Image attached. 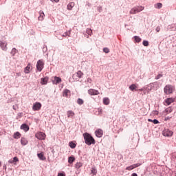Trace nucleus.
Listing matches in <instances>:
<instances>
[{
	"label": "nucleus",
	"mask_w": 176,
	"mask_h": 176,
	"mask_svg": "<svg viewBox=\"0 0 176 176\" xmlns=\"http://www.w3.org/2000/svg\"><path fill=\"white\" fill-rule=\"evenodd\" d=\"M83 137H84L85 142V144H87V145H91V144H96V140L91 136V134L88 133H83Z\"/></svg>",
	"instance_id": "obj_1"
},
{
	"label": "nucleus",
	"mask_w": 176,
	"mask_h": 176,
	"mask_svg": "<svg viewBox=\"0 0 176 176\" xmlns=\"http://www.w3.org/2000/svg\"><path fill=\"white\" fill-rule=\"evenodd\" d=\"M174 91H175V87L172 85H166L164 88V93H165V94H173Z\"/></svg>",
	"instance_id": "obj_2"
},
{
	"label": "nucleus",
	"mask_w": 176,
	"mask_h": 176,
	"mask_svg": "<svg viewBox=\"0 0 176 176\" xmlns=\"http://www.w3.org/2000/svg\"><path fill=\"white\" fill-rule=\"evenodd\" d=\"M142 10H144L143 6H137V7L133 8L130 10L129 13L130 14H135L137 13H140V12H142Z\"/></svg>",
	"instance_id": "obj_3"
},
{
	"label": "nucleus",
	"mask_w": 176,
	"mask_h": 176,
	"mask_svg": "<svg viewBox=\"0 0 176 176\" xmlns=\"http://www.w3.org/2000/svg\"><path fill=\"white\" fill-rule=\"evenodd\" d=\"M44 65H45V63H43V60H39L37 61L36 68L38 72H42V69H43Z\"/></svg>",
	"instance_id": "obj_4"
},
{
	"label": "nucleus",
	"mask_w": 176,
	"mask_h": 176,
	"mask_svg": "<svg viewBox=\"0 0 176 176\" xmlns=\"http://www.w3.org/2000/svg\"><path fill=\"white\" fill-rule=\"evenodd\" d=\"M42 108V104L39 102H36L32 106L33 111H41Z\"/></svg>",
	"instance_id": "obj_5"
},
{
	"label": "nucleus",
	"mask_w": 176,
	"mask_h": 176,
	"mask_svg": "<svg viewBox=\"0 0 176 176\" xmlns=\"http://www.w3.org/2000/svg\"><path fill=\"white\" fill-rule=\"evenodd\" d=\"M35 137L38 138V140H45L46 134L43 132H38L36 133Z\"/></svg>",
	"instance_id": "obj_6"
},
{
	"label": "nucleus",
	"mask_w": 176,
	"mask_h": 176,
	"mask_svg": "<svg viewBox=\"0 0 176 176\" xmlns=\"http://www.w3.org/2000/svg\"><path fill=\"white\" fill-rule=\"evenodd\" d=\"M162 134L164 137H173V131H170L169 129H165L163 131Z\"/></svg>",
	"instance_id": "obj_7"
},
{
	"label": "nucleus",
	"mask_w": 176,
	"mask_h": 176,
	"mask_svg": "<svg viewBox=\"0 0 176 176\" xmlns=\"http://www.w3.org/2000/svg\"><path fill=\"white\" fill-rule=\"evenodd\" d=\"M140 166H141V164L140 163L135 164L126 167V170H127L128 171H131V170H134V168H137V167H140Z\"/></svg>",
	"instance_id": "obj_8"
},
{
	"label": "nucleus",
	"mask_w": 176,
	"mask_h": 176,
	"mask_svg": "<svg viewBox=\"0 0 176 176\" xmlns=\"http://www.w3.org/2000/svg\"><path fill=\"white\" fill-rule=\"evenodd\" d=\"M88 94L89 96H98L100 94V92L98 90L90 89L88 90Z\"/></svg>",
	"instance_id": "obj_9"
},
{
	"label": "nucleus",
	"mask_w": 176,
	"mask_h": 176,
	"mask_svg": "<svg viewBox=\"0 0 176 176\" xmlns=\"http://www.w3.org/2000/svg\"><path fill=\"white\" fill-rule=\"evenodd\" d=\"M0 47L2 50L6 52V50H8V43L0 41Z\"/></svg>",
	"instance_id": "obj_10"
},
{
	"label": "nucleus",
	"mask_w": 176,
	"mask_h": 176,
	"mask_svg": "<svg viewBox=\"0 0 176 176\" xmlns=\"http://www.w3.org/2000/svg\"><path fill=\"white\" fill-rule=\"evenodd\" d=\"M174 101H175V99H174V98H168L166 99L164 102L166 105H171V104H173Z\"/></svg>",
	"instance_id": "obj_11"
},
{
	"label": "nucleus",
	"mask_w": 176,
	"mask_h": 176,
	"mask_svg": "<svg viewBox=\"0 0 176 176\" xmlns=\"http://www.w3.org/2000/svg\"><path fill=\"white\" fill-rule=\"evenodd\" d=\"M95 134L96 137H98V138H101V137H102V134H104V132L102 131V129H99L96 131Z\"/></svg>",
	"instance_id": "obj_12"
},
{
	"label": "nucleus",
	"mask_w": 176,
	"mask_h": 176,
	"mask_svg": "<svg viewBox=\"0 0 176 176\" xmlns=\"http://www.w3.org/2000/svg\"><path fill=\"white\" fill-rule=\"evenodd\" d=\"M61 78L55 76L54 78L53 83L54 85H58V83H61Z\"/></svg>",
	"instance_id": "obj_13"
},
{
	"label": "nucleus",
	"mask_w": 176,
	"mask_h": 176,
	"mask_svg": "<svg viewBox=\"0 0 176 176\" xmlns=\"http://www.w3.org/2000/svg\"><path fill=\"white\" fill-rule=\"evenodd\" d=\"M71 96V91L69 89H65L63 91V97L68 98Z\"/></svg>",
	"instance_id": "obj_14"
},
{
	"label": "nucleus",
	"mask_w": 176,
	"mask_h": 176,
	"mask_svg": "<svg viewBox=\"0 0 176 176\" xmlns=\"http://www.w3.org/2000/svg\"><path fill=\"white\" fill-rule=\"evenodd\" d=\"M47 82H49V77H44L41 79V83L42 85H47Z\"/></svg>",
	"instance_id": "obj_15"
},
{
	"label": "nucleus",
	"mask_w": 176,
	"mask_h": 176,
	"mask_svg": "<svg viewBox=\"0 0 176 176\" xmlns=\"http://www.w3.org/2000/svg\"><path fill=\"white\" fill-rule=\"evenodd\" d=\"M38 13H39L38 20L40 21H43V19L45 17V13L42 10L39 11Z\"/></svg>",
	"instance_id": "obj_16"
},
{
	"label": "nucleus",
	"mask_w": 176,
	"mask_h": 176,
	"mask_svg": "<svg viewBox=\"0 0 176 176\" xmlns=\"http://www.w3.org/2000/svg\"><path fill=\"white\" fill-rule=\"evenodd\" d=\"M31 69V64H28L27 67L24 69L25 74H30Z\"/></svg>",
	"instance_id": "obj_17"
},
{
	"label": "nucleus",
	"mask_w": 176,
	"mask_h": 176,
	"mask_svg": "<svg viewBox=\"0 0 176 176\" xmlns=\"http://www.w3.org/2000/svg\"><path fill=\"white\" fill-rule=\"evenodd\" d=\"M37 156H38V159H40V160H46V157H45V155L43 154V153H38Z\"/></svg>",
	"instance_id": "obj_18"
},
{
	"label": "nucleus",
	"mask_w": 176,
	"mask_h": 176,
	"mask_svg": "<svg viewBox=\"0 0 176 176\" xmlns=\"http://www.w3.org/2000/svg\"><path fill=\"white\" fill-rule=\"evenodd\" d=\"M21 129L25 131H28V130H30V127L25 124H22Z\"/></svg>",
	"instance_id": "obj_19"
},
{
	"label": "nucleus",
	"mask_w": 176,
	"mask_h": 176,
	"mask_svg": "<svg viewBox=\"0 0 176 176\" xmlns=\"http://www.w3.org/2000/svg\"><path fill=\"white\" fill-rule=\"evenodd\" d=\"M21 145H27V144H28V140H27V139H25V138H21Z\"/></svg>",
	"instance_id": "obj_20"
},
{
	"label": "nucleus",
	"mask_w": 176,
	"mask_h": 176,
	"mask_svg": "<svg viewBox=\"0 0 176 176\" xmlns=\"http://www.w3.org/2000/svg\"><path fill=\"white\" fill-rule=\"evenodd\" d=\"M74 6H75V3L74 2H70L67 5V10H72V8H74Z\"/></svg>",
	"instance_id": "obj_21"
},
{
	"label": "nucleus",
	"mask_w": 176,
	"mask_h": 176,
	"mask_svg": "<svg viewBox=\"0 0 176 176\" xmlns=\"http://www.w3.org/2000/svg\"><path fill=\"white\" fill-rule=\"evenodd\" d=\"M67 115L68 118H74V116H75V113L72 111H68Z\"/></svg>",
	"instance_id": "obj_22"
},
{
	"label": "nucleus",
	"mask_w": 176,
	"mask_h": 176,
	"mask_svg": "<svg viewBox=\"0 0 176 176\" xmlns=\"http://www.w3.org/2000/svg\"><path fill=\"white\" fill-rule=\"evenodd\" d=\"M13 137L15 140H19V138L21 137V134L19 132H16L15 133H14Z\"/></svg>",
	"instance_id": "obj_23"
},
{
	"label": "nucleus",
	"mask_w": 176,
	"mask_h": 176,
	"mask_svg": "<svg viewBox=\"0 0 176 176\" xmlns=\"http://www.w3.org/2000/svg\"><path fill=\"white\" fill-rule=\"evenodd\" d=\"M155 9H162L163 8V4L162 3H157L154 5Z\"/></svg>",
	"instance_id": "obj_24"
},
{
	"label": "nucleus",
	"mask_w": 176,
	"mask_h": 176,
	"mask_svg": "<svg viewBox=\"0 0 176 176\" xmlns=\"http://www.w3.org/2000/svg\"><path fill=\"white\" fill-rule=\"evenodd\" d=\"M129 90H131V91H134L135 90H137V85L135 84H132L129 87Z\"/></svg>",
	"instance_id": "obj_25"
},
{
	"label": "nucleus",
	"mask_w": 176,
	"mask_h": 176,
	"mask_svg": "<svg viewBox=\"0 0 176 176\" xmlns=\"http://www.w3.org/2000/svg\"><path fill=\"white\" fill-rule=\"evenodd\" d=\"M103 104L104 105H109V98H103Z\"/></svg>",
	"instance_id": "obj_26"
},
{
	"label": "nucleus",
	"mask_w": 176,
	"mask_h": 176,
	"mask_svg": "<svg viewBox=\"0 0 176 176\" xmlns=\"http://www.w3.org/2000/svg\"><path fill=\"white\" fill-rule=\"evenodd\" d=\"M74 162H75V158L74 157H69L68 158V163H69V164H72Z\"/></svg>",
	"instance_id": "obj_27"
},
{
	"label": "nucleus",
	"mask_w": 176,
	"mask_h": 176,
	"mask_svg": "<svg viewBox=\"0 0 176 176\" xmlns=\"http://www.w3.org/2000/svg\"><path fill=\"white\" fill-rule=\"evenodd\" d=\"M69 146H70L72 149H74V148H76V144L74 143V142H70L69 143Z\"/></svg>",
	"instance_id": "obj_28"
},
{
	"label": "nucleus",
	"mask_w": 176,
	"mask_h": 176,
	"mask_svg": "<svg viewBox=\"0 0 176 176\" xmlns=\"http://www.w3.org/2000/svg\"><path fill=\"white\" fill-rule=\"evenodd\" d=\"M82 166H83V164L82 162H77L76 164H75V167L76 168L78 169V168H80V167H82Z\"/></svg>",
	"instance_id": "obj_29"
},
{
	"label": "nucleus",
	"mask_w": 176,
	"mask_h": 176,
	"mask_svg": "<svg viewBox=\"0 0 176 176\" xmlns=\"http://www.w3.org/2000/svg\"><path fill=\"white\" fill-rule=\"evenodd\" d=\"M16 162H19V158H17V157H14L13 158V160L9 161V163L13 164V163H16Z\"/></svg>",
	"instance_id": "obj_30"
},
{
	"label": "nucleus",
	"mask_w": 176,
	"mask_h": 176,
	"mask_svg": "<svg viewBox=\"0 0 176 176\" xmlns=\"http://www.w3.org/2000/svg\"><path fill=\"white\" fill-rule=\"evenodd\" d=\"M87 34H88V35H90V36H91V35H93V30H91V29L90 28H87L86 30Z\"/></svg>",
	"instance_id": "obj_31"
},
{
	"label": "nucleus",
	"mask_w": 176,
	"mask_h": 176,
	"mask_svg": "<svg viewBox=\"0 0 176 176\" xmlns=\"http://www.w3.org/2000/svg\"><path fill=\"white\" fill-rule=\"evenodd\" d=\"M134 39H135V42H137L138 43L141 41V38H140V36H135Z\"/></svg>",
	"instance_id": "obj_32"
},
{
	"label": "nucleus",
	"mask_w": 176,
	"mask_h": 176,
	"mask_svg": "<svg viewBox=\"0 0 176 176\" xmlns=\"http://www.w3.org/2000/svg\"><path fill=\"white\" fill-rule=\"evenodd\" d=\"M63 36L67 37V36H71V31L66 32L63 34Z\"/></svg>",
	"instance_id": "obj_33"
},
{
	"label": "nucleus",
	"mask_w": 176,
	"mask_h": 176,
	"mask_svg": "<svg viewBox=\"0 0 176 176\" xmlns=\"http://www.w3.org/2000/svg\"><path fill=\"white\" fill-rule=\"evenodd\" d=\"M77 76H78V78H82V76H83V72H82L81 71H78Z\"/></svg>",
	"instance_id": "obj_34"
},
{
	"label": "nucleus",
	"mask_w": 176,
	"mask_h": 176,
	"mask_svg": "<svg viewBox=\"0 0 176 176\" xmlns=\"http://www.w3.org/2000/svg\"><path fill=\"white\" fill-rule=\"evenodd\" d=\"M83 102V100L81 98H78L77 100V104H78V105H82Z\"/></svg>",
	"instance_id": "obj_35"
},
{
	"label": "nucleus",
	"mask_w": 176,
	"mask_h": 176,
	"mask_svg": "<svg viewBox=\"0 0 176 176\" xmlns=\"http://www.w3.org/2000/svg\"><path fill=\"white\" fill-rule=\"evenodd\" d=\"M165 111L166 112V113H171V112H173V109H171V107H168Z\"/></svg>",
	"instance_id": "obj_36"
},
{
	"label": "nucleus",
	"mask_w": 176,
	"mask_h": 176,
	"mask_svg": "<svg viewBox=\"0 0 176 176\" xmlns=\"http://www.w3.org/2000/svg\"><path fill=\"white\" fill-rule=\"evenodd\" d=\"M91 173V174H94V175H96V174H97V169H96V168H92Z\"/></svg>",
	"instance_id": "obj_37"
},
{
	"label": "nucleus",
	"mask_w": 176,
	"mask_h": 176,
	"mask_svg": "<svg viewBox=\"0 0 176 176\" xmlns=\"http://www.w3.org/2000/svg\"><path fill=\"white\" fill-rule=\"evenodd\" d=\"M16 52H17V50H16V48H13V49L12 50L11 54H12L13 56H14V55L16 54Z\"/></svg>",
	"instance_id": "obj_38"
},
{
	"label": "nucleus",
	"mask_w": 176,
	"mask_h": 176,
	"mask_svg": "<svg viewBox=\"0 0 176 176\" xmlns=\"http://www.w3.org/2000/svg\"><path fill=\"white\" fill-rule=\"evenodd\" d=\"M143 45L144 46H149V43L147 41H144Z\"/></svg>",
	"instance_id": "obj_39"
},
{
	"label": "nucleus",
	"mask_w": 176,
	"mask_h": 176,
	"mask_svg": "<svg viewBox=\"0 0 176 176\" xmlns=\"http://www.w3.org/2000/svg\"><path fill=\"white\" fill-rule=\"evenodd\" d=\"M103 52L104 53H109V50L108 49V47H104L103 48Z\"/></svg>",
	"instance_id": "obj_40"
},
{
	"label": "nucleus",
	"mask_w": 176,
	"mask_h": 176,
	"mask_svg": "<svg viewBox=\"0 0 176 176\" xmlns=\"http://www.w3.org/2000/svg\"><path fill=\"white\" fill-rule=\"evenodd\" d=\"M163 77V74H158L156 77L155 79L157 80V79H160V78Z\"/></svg>",
	"instance_id": "obj_41"
},
{
	"label": "nucleus",
	"mask_w": 176,
	"mask_h": 176,
	"mask_svg": "<svg viewBox=\"0 0 176 176\" xmlns=\"http://www.w3.org/2000/svg\"><path fill=\"white\" fill-rule=\"evenodd\" d=\"M153 123H154V124H157L159 123V120H153Z\"/></svg>",
	"instance_id": "obj_42"
},
{
	"label": "nucleus",
	"mask_w": 176,
	"mask_h": 176,
	"mask_svg": "<svg viewBox=\"0 0 176 176\" xmlns=\"http://www.w3.org/2000/svg\"><path fill=\"white\" fill-rule=\"evenodd\" d=\"M155 31H157V32H160V27L157 26L155 29Z\"/></svg>",
	"instance_id": "obj_43"
},
{
	"label": "nucleus",
	"mask_w": 176,
	"mask_h": 176,
	"mask_svg": "<svg viewBox=\"0 0 176 176\" xmlns=\"http://www.w3.org/2000/svg\"><path fill=\"white\" fill-rule=\"evenodd\" d=\"M172 157H173V159H176V153H173L172 154Z\"/></svg>",
	"instance_id": "obj_44"
},
{
	"label": "nucleus",
	"mask_w": 176,
	"mask_h": 176,
	"mask_svg": "<svg viewBox=\"0 0 176 176\" xmlns=\"http://www.w3.org/2000/svg\"><path fill=\"white\" fill-rule=\"evenodd\" d=\"M58 176H65V174H64V173H58Z\"/></svg>",
	"instance_id": "obj_45"
},
{
	"label": "nucleus",
	"mask_w": 176,
	"mask_h": 176,
	"mask_svg": "<svg viewBox=\"0 0 176 176\" xmlns=\"http://www.w3.org/2000/svg\"><path fill=\"white\" fill-rule=\"evenodd\" d=\"M52 1V2H56V3H57V2H59L60 1V0H51Z\"/></svg>",
	"instance_id": "obj_46"
},
{
	"label": "nucleus",
	"mask_w": 176,
	"mask_h": 176,
	"mask_svg": "<svg viewBox=\"0 0 176 176\" xmlns=\"http://www.w3.org/2000/svg\"><path fill=\"white\" fill-rule=\"evenodd\" d=\"M16 76H21V73H16Z\"/></svg>",
	"instance_id": "obj_47"
},
{
	"label": "nucleus",
	"mask_w": 176,
	"mask_h": 176,
	"mask_svg": "<svg viewBox=\"0 0 176 176\" xmlns=\"http://www.w3.org/2000/svg\"><path fill=\"white\" fill-rule=\"evenodd\" d=\"M131 176H138V175H137V173H133Z\"/></svg>",
	"instance_id": "obj_48"
},
{
	"label": "nucleus",
	"mask_w": 176,
	"mask_h": 176,
	"mask_svg": "<svg viewBox=\"0 0 176 176\" xmlns=\"http://www.w3.org/2000/svg\"><path fill=\"white\" fill-rule=\"evenodd\" d=\"M170 117H166L165 120H168V119H170Z\"/></svg>",
	"instance_id": "obj_49"
},
{
	"label": "nucleus",
	"mask_w": 176,
	"mask_h": 176,
	"mask_svg": "<svg viewBox=\"0 0 176 176\" xmlns=\"http://www.w3.org/2000/svg\"><path fill=\"white\" fill-rule=\"evenodd\" d=\"M148 122H153V120H152V119H148Z\"/></svg>",
	"instance_id": "obj_50"
},
{
	"label": "nucleus",
	"mask_w": 176,
	"mask_h": 176,
	"mask_svg": "<svg viewBox=\"0 0 176 176\" xmlns=\"http://www.w3.org/2000/svg\"><path fill=\"white\" fill-rule=\"evenodd\" d=\"M140 90V91H142V90H144V89H139Z\"/></svg>",
	"instance_id": "obj_51"
},
{
	"label": "nucleus",
	"mask_w": 176,
	"mask_h": 176,
	"mask_svg": "<svg viewBox=\"0 0 176 176\" xmlns=\"http://www.w3.org/2000/svg\"><path fill=\"white\" fill-rule=\"evenodd\" d=\"M13 109H15L16 110V107L14 106H13Z\"/></svg>",
	"instance_id": "obj_52"
},
{
	"label": "nucleus",
	"mask_w": 176,
	"mask_h": 176,
	"mask_svg": "<svg viewBox=\"0 0 176 176\" xmlns=\"http://www.w3.org/2000/svg\"><path fill=\"white\" fill-rule=\"evenodd\" d=\"M1 166H2V164H1V162H0V167H1Z\"/></svg>",
	"instance_id": "obj_53"
}]
</instances>
